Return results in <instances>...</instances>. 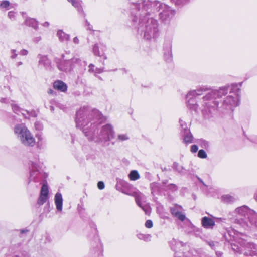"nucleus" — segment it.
Segmentation results:
<instances>
[{
	"label": "nucleus",
	"instance_id": "obj_3",
	"mask_svg": "<svg viewBox=\"0 0 257 257\" xmlns=\"http://www.w3.org/2000/svg\"><path fill=\"white\" fill-rule=\"evenodd\" d=\"M139 13L138 32L141 35L144 34V37L146 39H150L156 36L158 32V24L157 21L152 17H148V15L152 12L149 8L142 7L141 3H139Z\"/></svg>",
	"mask_w": 257,
	"mask_h": 257
},
{
	"label": "nucleus",
	"instance_id": "obj_15",
	"mask_svg": "<svg viewBox=\"0 0 257 257\" xmlns=\"http://www.w3.org/2000/svg\"><path fill=\"white\" fill-rule=\"evenodd\" d=\"M201 224L205 228H213L215 225V221L208 217H204L202 218Z\"/></svg>",
	"mask_w": 257,
	"mask_h": 257
},
{
	"label": "nucleus",
	"instance_id": "obj_43",
	"mask_svg": "<svg viewBox=\"0 0 257 257\" xmlns=\"http://www.w3.org/2000/svg\"><path fill=\"white\" fill-rule=\"evenodd\" d=\"M97 187L99 189L102 190L104 188L105 185L103 182L99 181L97 184Z\"/></svg>",
	"mask_w": 257,
	"mask_h": 257
},
{
	"label": "nucleus",
	"instance_id": "obj_32",
	"mask_svg": "<svg viewBox=\"0 0 257 257\" xmlns=\"http://www.w3.org/2000/svg\"><path fill=\"white\" fill-rule=\"evenodd\" d=\"M198 144L203 148L206 149L209 147L208 142L204 140H199L198 142Z\"/></svg>",
	"mask_w": 257,
	"mask_h": 257
},
{
	"label": "nucleus",
	"instance_id": "obj_41",
	"mask_svg": "<svg viewBox=\"0 0 257 257\" xmlns=\"http://www.w3.org/2000/svg\"><path fill=\"white\" fill-rule=\"evenodd\" d=\"M177 5H183L187 3L189 0H173Z\"/></svg>",
	"mask_w": 257,
	"mask_h": 257
},
{
	"label": "nucleus",
	"instance_id": "obj_22",
	"mask_svg": "<svg viewBox=\"0 0 257 257\" xmlns=\"http://www.w3.org/2000/svg\"><path fill=\"white\" fill-rule=\"evenodd\" d=\"M25 23L27 25L32 27L34 29H36L38 25L37 21L35 19L31 18L26 19L25 20Z\"/></svg>",
	"mask_w": 257,
	"mask_h": 257
},
{
	"label": "nucleus",
	"instance_id": "obj_37",
	"mask_svg": "<svg viewBox=\"0 0 257 257\" xmlns=\"http://www.w3.org/2000/svg\"><path fill=\"white\" fill-rule=\"evenodd\" d=\"M12 107L14 112L16 113L19 114L20 113H22V112H24V110H21L18 106L16 105H13L12 106Z\"/></svg>",
	"mask_w": 257,
	"mask_h": 257
},
{
	"label": "nucleus",
	"instance_id": "obj_42",
	"mask_svg": "<svg viewBox=\"0 0 257 257\" xmlns=\"http://www.w3.org/2000/svg\"><path fill=\"white\" fill-rule=\"evenodd\" d=\"M223 198L227 202L233 201L234 200V198L229 195L224 196Z\"/></svg>",
	"mask_w": 257,
	"mask_h": 257
},
{
	"label": "nucleus",
	"instance_id": "obj_38",
	"mask_svg": "<svg viewBox=\"0 0 257 257\" xmlns=\"http://www.w3.org/2000/svg\"><path fill=\"white\" fill-rule=\"evenodd\" d=\"M35 128L38 131H41L43 128V125L40 121H36L34 124Z\"/></svg>",
	"mask_w": 257,
	"mask_h": 257
},
{
	"label": "nucleus",
	"instance_id": "obj_19",
	"mask_svg": "<svg viewBox=\"0 0 257 257\" xmlns=\"http://www.w3.org/2000/svg\"><path fill=\"white\" fill-rule=\"evenodd\" d=\"M171 44H168L165 48H164V57L166 60L169 61L171 60L172 57V49H171Z\"/></svg>",
	"mask_w": 257,
	"mask_h": 257
},
{
	"label": "nucleus",
	"instance_id": "obj_30",
	"mask_svg": "<svg viewBox=\"0 0 257 257\" xmlns=\"http://www.w3.org/2000/svg\"><path fill=\"white\" fill-rule=\"evenodd\" d=\"M137 237L139 239L145 241H149L151 238V236L149 234H144L142 233L137 234Z\"/></svg>",
	"mask_w": 257,
	"mask_h": 257
},
{
	"label": "nucleus",
	"instance_id": "obj_23",
	"mask_svg": "<svg viewBox=\"0 0 257 257\" xmlns=\"http://www.w3.org/2000/svg\"><path fill=\"white\" fill-rule=\"evenodd\" d=\"M171 211L172 214L181 221H183L185 220V216L182 212L178 211L175 208H171Z\"/></svg>",
	"mask_w": 257,
	"mask_h": 257
},
{
	"label": "nucleus",
	"instance_id": "obj_33",
	"mask_svg": "<svg viewBox=\"0 0 257 257\" xmlns=\"http://www.w3.org/2000/svg\"><path fill=\"white\" fill-rule=\"evenodd\" d=\"M68 1L71 3V4L78 10L81 9V5L79 2H77L76 0H68Z\"/></svg>",
	"mask_w": 257,
	"mask_h": 257
},
{
	"label": "nucleus",
	"instance_id": "obj_35",
	"mask_svg": "<svg viewBox=\"0 0 257 257\" xmlns=\"http://www.w3.org/2000/svg\"><path fill=\"white\" fill-rule=\"evenodd\" d=\"M198 156L200 158L205 159L207 158V155L204 150L201 149L199 151L198 153Z\"/></svg>",
	"mask_w": 257,
	"mask_h": 257
},
{
	"label": "nucleus",
	"instance_id": "obj_45",
	"mask_svg": "<svg viewBox=\"0 0 257 257\" xmlns=\"http://www.w3.org/2000/svg\"><path fill=\"white\" fill-rule=\"evenodd\" d=\"M180 126L185 130H187L186 128V124L183 122L182 120H180Z\"/></svg>",
	"mask_w": 257,
	"mask_h": 257
},
{
	"label": "nucleus",
	"instance_id": "obj_17",
	"mask_svg": "<svg viewBox=\"0 0 257 257\" xmlns=\"http://www.w3.org/2000/svg\"><path fill=\"white\" fill-rule=\"evenodd\" d=\"M53 87L55 89L61 92H65L67 89L66 84L60 80H57L54 82Z\"/></svg>",
	"mask_w": 257,
	"mask_h": 257
},
{
	"label": "nucleus",
	"instance_id": "obj_39",
	"mask_svg": "<svg viewBox=\"0 0 257 257\" xmlns=\"http://www.w3.org/2000/svg\"><path fill=\"white\" fill-rule=\"evenodd\" d=\"M173 167L175 169L179 172H182L183 170V168L176 163H174Z\"/></svg>",
	"mask_w": 257,
	"mask_h": 257
},
{
	"label": "nucleus",
	"instance_id": "obj_24",
	"mask_svg": "<svg viewBox=\"0 0 257 257\" xmlns=\"http://www.w3.org/2000/svg\"><path fill=\"white\" fill-rule=\"evenodd\" d=\"M57 35L61 41H67L69 39V35L65 33L62 30L57 31Z\"/></svg>",
	"mask_w": 257,
	"mask_h": 257
},
{
	"label": "nucleus",
	"instance_id": "obj_14",
	"mask_svg": "<svg viewBox=\"0 0 257 257\" xmlns=\"http://www.w3.org/2000/svg\"><path fill=\"white\" fill-rule=\"evenodd\" d=\"M63 197L61 193L57 192L54 196V203L56 209L58 212H61L63 208Z\"/></svg>",
	"mask_w": 257,
	"mask_h": 257
},
{
	"label": "nucleus",
	"instance_id": "obj_13",
	"mask_svg": "<svg viewBox=\"0 0 257 257\" xmlns=\"http://www.w3.org/2000/svg\"><path fill=\"white\" fill-rule=\"evenodd\" d=\"M105 49V47L102 44H96L93 47V52L95 55L106 59V57L104 53Z\"/></svg>",
	"mask_w": 257,
	"mask_h": 257
},
{
	"label": "nucleus",
	"instance_id": "obj_9",
	"mask_svg": "<svg viewBox=\"0 0 257 257\" xmlns=\"http://www.w3.org/2000/svg\"><path fill=\"white\" fill-rule=\"evenodd\" d=\"M41 178L40 163L38 162H32L29 181L38 182L41 180Z\"/></svg>",
	"mask_w": 257,
	"mask_h": 257
},
{
	"label": "nucleus",
	"instance_id": "obj_31",
	"mask_svg": "<svg viewBox=\"0 0 257 257\" xmlns=\"http://www.w3.org/2000/svg\"><path fill=\"white\" fill-rule=\"evenodd\" d=\"M23 111L24 112H22V114L25 117H27V115L31 117H36L37 116V114L35 111L29 112L27 110H23Z\"/></svg>",
	"mask_w": 257,
	"mask_h": 257
},
{
	"label": "nucleus",
	"instance_id": "obj_6",
	"mask_svg": "<svg viewBox=\"0 0 257 257\" xmlns=\"http://www.w3.org/2000/svg\"><path fill=\"white\" fill-rule=\"evenodd\" d=\"M240 90L237 89L235 92L230 91L229 94L223 100L222 105L223 110L226 112H231L239 104Z\"/></svg>",
	"mask_w": 257,
	"mask_h": 257
},
{
	"label": "nucleus",
	"instance_id": "obj_18",
	"mask_svg": "<svg viewBox=\"0 0 257 257\" xmlns=\"http://www.w3.org/2000/svg\"><path fill=\"white\" fill-rule=\"evenodd\" d=\"M235 212L239 216L245 217L246 215H248L249 213H251V211L246 206H242L236 209Z\"/></svg>",
	"mask_w": 257,
	"mask_h": 257
},
{
	"label": "nucleus",
	"instance_id": "obj_27",
	"mask_svg": "<svg viewBox=\"0 0 257 257\" xmlns=\"http://www.w3.org/2000/svg\"><path fill=\"white\" fill-rule=\"evenodd\" d=\"M128 177L131 180L135 181L139 179L140 176L137 171L132 170L130 172Z\"/></svg>",
	"mask_w": 257,
	"mask_h": 257
},
{
	"label": "nucleus",
	"instance_id": "obj_40",
	"mask_svg": "<svg viewBox=\"0 0 257 257\" xmlns=\"http://www.w3.org/2000/svg\"><path fill=\"white\" fill-rule=\"evenodd\" d=\"M145 226L148 228H151L153 226V222L151 220H148L145 223Z\"/></svg>",
	"mask_w": 257,
	"mask_h": 257
},
{
	"label": "nucleus",
	"instance_id": "obj_52",
	"mask_svg": "<svg viewBox=\"0 0 257 257\" xmlns=\"http://www.w3.org/2000/svg\"><path fill=\"white\" fill-rule=\"evenodd\" d=\"M44 27H48L49 26V23L48 22H45L42 24Z\"/></svg>",
	"mask_w": 257,
	"mask_h": 257
},
{
	"label": "nucleus",
	"instance_id": "obj_25",
	"mask_svg": "<svg viewBox=\"0 0 257 257\" xmlns=\"http://www.w3.org/2000/svg\"><path fill=\"white\" fill-rule=\"evenodd\" d=\"M192 139L193 137L191 133L189 131V130H185L183 139L184 143L187 144L191 143L192 142Z\"/></svg>",
	"mask_w": 257,
	"mask_h": 257
},
{
	"label": "nucleus",
	"instance_id": "obj_16",
	"mask_svg": "<svg viewBox=\"0 0 257 257\" xmlns=\"http://www.w3.org/2000/svg\"><path fill=\"white\" fill-rule=\"evenodd\" d=\"M207 90L205 87H202L194 90H192L188 92V97L198 98V96L201 95L203 92Z\"/></svg>",
	"mask_w": 257,
	"mask_h": 257
},
{
	"label": "nucleus",
	"instance_id": "obj_7",
	"mask_svg": "<svg viewBox=\"0 0 257 257\" xmlns=\"http://www.w3.org/2000/svg\"><path fill=\"white\" fill-rule=\"evenodd\" d=\"M61 57L62 60L57 63V67L62 71L67 72L70 71L74 66V64L79 63L80 61L79 59L75 58L70 59L69 57H66L64 54H62Z\"/></svg>",
	"mask_w": 257,
	"mask_h": 257
},
{
	"label": "nucleus",
	"instance_id": "obj_1",
	"mask_svg": "<svg viewBox=\"0 0 257 257\" xmlns=\"http://www.w3.org/2000/svg\"><path fill=\"white\" fill-rule=\"evenodd\" d=\"M101 116L98 110L88 107H83L76 113V127L81 130L88 139H92V135Z\"/></svg>",
	"mask_w": 257,
	"mask_h": 257
},
{
	"label": "nucleus",
	"instance_id": "obj_20",
	"mask_svg": "<svg viewBox=\"0 0 257 257\" xmlns=\"http://www.w3.org/2000/svg\"><path fill=\"white\" fill-rule=\"evenodd\" d=\"M38 58L39 59V63L40 65H43L45 67H49L50 62L46 56L39 55Z\"/></svg>",
	"mask_w": 257,
	"mask_h": 257
},
{
	"label": "nucleus",
	"instance_id": "obj_8",
	"mask_svg": "<svg viewBox=\"0 0 257 257\" xmlns=\"http://www.w3.org/2000/svg\"><path fill=\"white\" fill-rule=\"evenodd\" d=\"M114 131L110 124L103 126L98 134V139L102 142L111 141L114 138Z\"/></svg>",
	"mask_w": 257,
	"mask_h": 257
},
{
	"label": "nucleus",
	"instance_id": "obj_26",
	"mask_svg": "<svg viewBox=\"0 0 257 257\" xmlns=\"http://www.w3.org/2000/svg\"><path fill=\"white\" fill-rule=\"evenodd\" d=\"M250 225L247 224V226L251 227V226H254L257 227V215L254 213L251 214L248 216Z\"/></svg>",
	"mask_w": 257,
	"mask_h": 257
},
{
	"label": "nucleus",
	"instance_id": "obj_48",
	"mask_svg": "<svg viewBox=\"0 0 257 257\" xmlns=\"http://www.w3.org/2000/svg\"><path fill=\"white\" fill-rule=\"evenodd\" d=\"M11 52H12V56H11V57H12V58H16V56H17V54H16V50H12L11 51Z\"/></svg>",
	"mask_w": 257,
	"mask_h": 257
},
{
	"label": "nucleus",
	"instance_id": "obj_44",
	"mask_svg": "<svg viewBox=\"0 0 257 257\" xmlns=\"http://www.w3.org/2000/svg\"><path fill=\"white\" fill-rule=\"evenodd\" d=\"M198 147L196 145H193L191 147V151L192 153L196 152L198 151Z\"/></svg>",
	"mask_w": 257,
	"mask_h": 257
},
{
	"label": "nucleus",
	"instance_id": "obj_46",
	"mask_svg": "<svg viewBox=\"0 0 257 257\" xmlns=\"http://www.w3.org/2000/svg\"><path fill=\"white\" fill-rule=\"evenodd\" d=\"M89 71L90 72H94V65L91 64L89 66Z\"/></svg>",
	"mask_w": 257,
	"mask_h": 257
},
{
	"label": "nucleus",
	"instance_id": "obj_51",
	"mask_svg": "<svg viewBox=\"0 0 257 257\" xmlns=\"http://www.w3.org/2000/svg\"><path fill=\"white\" fill-rule=\"evenodd\" d=\"M73 41L75 44H78L79 43V39L77 37H75L73 38Z\"/></svg>",
	"mask_w": 257,
	"mask_h": 257
},
{
	"label": "nucleus",
	"instance_id": "obj_12",
	"mask_svg": "<svg viewBox=\"0 0 257 257\" xmlns=\"http://www.w3.org/2000/svg\"><path fill=\"white\" fill-rule=\"evenodd\" d=\"M49 198V188L46 183L43 184L41 188L40 196L37 200L39 205L44 204Z\"/></svg>",
	"mask_w": 257,
	"mask_h": 257
},
{
	"label": "nucleus",
	"instance_id": "obj_49",
	"mask_svg": "<svg viewBox=\"0 0 257 257\" xmlns=\"http://www.w3.org/2000/svg\"><path fill=\"white\" fill-rule=\"evenodd\" d=\"M103 71L102 69L101 68H96L95 70H94V73H100Z\"/></svg>",
	"mask_w": 257,
	"mask_h": 257
},
{
	"label": "nucleus",
	"instance_id": "obj_34",
	"mask_svg": "<svg viewBox=\"0 0 257 257\" xmlns=\"http://www.w3.org/2000/svg\"><path fill=\"white\" fill-rule=\"evenodd\" d=\"M150 187L152 191V194L154 195V194L158 191V185L156 183H153L151 184Z\"/></svg>",
	"mask_w": 257,
	"mask_h": 257
},
{
	"label": "nucleus",
	"instance_id": "obj_28",
	"mask_svg": "<svg viewBox=\"0 0 257 257\" xmlns=\"http://www.w3.org/2000/svg\"><path fill=\"white\" fill-rule=\"evenodd\" d=\"M170 245L173 250H176L178 247L182 246V243L173 239L170 241Z\"/></svg>",
	"mask_w": 257,
	"mask_h": 257
},
{
	"label": "nucleus",
	"instance_id": "obj_53",
	"mask_svg": "<svg viewBox=\"0 0 257 257\" xmlns=\"http://www.w3.org/2000/svg\"><path fill=\"white\" fill-rule=\"evenodd\" d=\"M6 100V99L5 98H2L1 99V102H5V101Z\"/></svg>",
	"mask_w": 257,
	"mask_h": 257
},
{
	"label": "nucleus",
	"instance_id": "obj_54",
	"mask_svg": "<svg viewBox=\"0 0 257 257\" xmlns=\"http://www.w3.org/2000/svg\"><path fill=\"white\" fill-rule=\"evenodd\" d=\"M22 64V63L21 62H20L18 63V65H21Z\"/></svg>",
	"mask_w": 257,
	"mask_h": 257
},
{
	"label": "nucleus",
	"instance_id": "obj_29",
	"mask_svg": "<svg viewBox=\"0 0 257 257\" xmlns=\"http://www.w3.org/2000/svg\"><path fill=\"white\" fill-rule=\"evenodd\" d=\"M130 138L127 134H118L117 140L119 141H124L128 140Z\"/></svg>",
	"mask_w": 257,
	"mask_h": 257
},
{
	"label": "nucleus",
	"instance_id": "obj_10",
	"mask_svg": "<svg viewBox=\"0 0 257 257\" xmlns=\"http://www.w3.org/2000/svg\"><path fill=\"white\" fill-rule=\"evenodd\" d=\"M132 196L135 197V200L137 205L141 207L146 214L150 212V208L146 203L145 196L139 191L134 192Z\"/></svg>",
	"mask_w": 257,
	"mask_h": 257
},
{
	"label": "nucleus",
	"instance_id": "obj_50",
	"mask_svg": "<svg viewBox=\"0 0 257 257\" xmlns=\"http://www.w3.org/2000/svg\"><path fill=\"white\" fill-rule=\"evenodd\" d=\"M86 23L87 25V29L92 30V26L87 21L86 22Z\"/></svg>",
	"mask_w": 257,
	"mask_h": 257
},
{
	"label": "nucleus",
	"instance_id": "obj_5",
	"mask_svg": "<svg viewBox=\"0 0 257 257\" xmlns=\"http://www.w3.org/2000/svg\"><path fill=\"white\" fill-rule=\"evenodd\" d=\"M13 130L17 139L23 145L33 147L35 145V139L25 123H17L14 125Z\"/></svg>",
	"mask_w": 257,
	"mask_h": 257
},
{
	"label": "nucleus",
	"instance_id": "obj_47",
	"mask_svg": "<svg viewBox=\"0 0 257 257\" xmlns=\"http://www.w3.org/2000/svg\"><path fill=\"white\" fill-rule=\"evenodd\" d=\"M28 51L27 50L23 49L20 51V54L22 55H27Z\"/></svg>",
	"mask_w": 257,
	"mask_h": 257
},
{
	"label": "nucleus",
	"instance_id": "obj_21",
	"mask_svg": "<svg viewBox=\"0 0 257 257\" xmlns=\"http://www.w3.org/2000/svg\"><path fill=\"white\" fill-rule=\"evenodd\" d=\"M13 8V5L9 1L4 0L0 3V9L7 11Z\"/></svg>",
	"mask_w": 257,
	"mask_h": 257
},
{
	"label": "nucleus",
	"instance_id": "obj_36",
	"mask_svg": "<svg viewBox=\"0 0 257 257\" xmlns=\"http://www.w3.org/2000/svg\"><path fill=\"white\" fill-rule=\"evenodd\" d=\"M16 15H17V13L13 11L9 12L8 14V18L12 20H14L16 19Z\"/></svg>",
	"mask_w": 257,
	"mask_h": 257
},
{
	"label": "nucleus",
	"instance_id": "obj_4",
	"mask_svg": "<svg viewBox=\"0 0 257 257\" xmlns=\"http://www.w3.org/2000/svg\"><path fill=\"white\" fill-rule=\"evenodd\" d=\"M142 7L149 8L152 9L151 13H155L157 11H160L159 14L160 19L163 24L168 25L170 24L171 21L175 14V11L169 7L159 1L144 0L141 2Z\"/></svg>",
	"mask_w": 257,
	"mask_h": 257
},
{
	"label": "nucleus",
	"instance_id": "obj_11",
	"mask_svg": "<svg viewBox=\"0 0 257 257\" xmlns=\"http://www.w3.org/2000/svg\"><path fill=\"white\" fill-rule=\"evenodd\" d=\"M240 245L243 248H241L239 251L241 253H244L246 255H253L256 252V246L250 242H239Z\"/></svg>",
	"mask_w": 257,
	"mask_h": 257
},
{
	"label": "nucleus",
	"instance_id": "obj_2",
	"mask_svg": "<svg viewBox=\"0 0 257 257\" xmlns=\"http://www.w3.org/2000/svg\"><path fill=\"white\" fill-rule=\"evenodd\" d=\"M228 92L227 87H221L218 89L214 90L208 93L201 99L195 98V97H188V93L186 96V104L187 107L195 111L198 110L203 111L206 107L218 105V99L225 95Z\"/></svg>",
	"mask_w": 257,
	"mask_h": 257
}]
</instances>
